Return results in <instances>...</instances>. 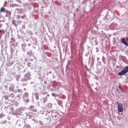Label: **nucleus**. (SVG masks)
Masks as SVG:
<instances>
[{
	"instance_id": "nucleus-5",
	"label": "nucleus",
	"mask_w": 128,
	"mask_h": 128,
	"mask_svg": "<svg viewBox=\"0 0 128 128\" xmlns=\"http://www.w3.org/2000/svg\"><path fill=\"white\" fill-rule=\"evenodd\" d=\"M42 100H43L44 104L45 102H46L48 100V98H43Z\"/></svg>"
},
{
	"instance_id": "nucleus-16",
	"label": "nucleus",
	"mask_w": 128,
	"mask_h": 128,
	"mask_svg": "<svg viewBox=\"0 0 128 128\" xmlns=\"http://www.w3.org/2000/svg\"><path fill=\"white\" fill-rule=\"evenodd\" d=\"M37 100H38V98H37Z\"/></svg>"
},
{
	"instance_id": "nucleus-6",
	"label": "nucleus",
	"mask_w": 128,
	"mask_h": 128,
	"mask_svg": "<svg viewBox=\"0 0 128 128\" xmlns=\"http://www.w3.org/2000/svg\"><path fill=\"white\" fill-rule=\"evenodd\" d=\"M52 96H54V98H56V94H54V93H52Z\"/></svg>"
},
{
	"instance_id": "nucleus-12",
	"label": "nucleus",
	"mask_w": 128,
	"mask_h": 128,
	"mask_svg": "<svg viewBox=\"0 0 128 128\" xmlns=\"http://www.w3.org/2000/svg\"><path fill=\"white\" fill-rule=\"evenodd\" d=\"M26 94V96H28V94Z\"/></svg>"
},
{
	"instance_id": "nucleus-15",
	"label": "nucleus",
	"mask_w": 128,
	"mask_h": 128,
	"mask_svg": "<svg viewBox=\"0 0 128 128\" xmlns=\"http://www.w3.org/2000/svg\"><path fill=\"white\" fill-rule=\"evenodd\" d=\"M45 94H48V92H45Z\"/></svg>"
},
{
	"instance_id": "nucleus-4",
	"label": "nucleus",
	"mask_w": 128,
	"mask_h": 128,
	"mask_svg": "<svg viewBox=\"0 0 128 128\" xmlns=\"http://www.w3.org/2000/svg\"><path fill=\"white\" fill-rule=\"evenodd\" d=\"M0 12H6V9L2 7L0 9Z\"/></svg>"
},
{
	"instance_id": "nucleus-3",
	"label": "nucleus",
	"mask_w": 128,
	"mask_h": 128,
	"mask_svg": "<svg viewBox=\"0 0 128 128\" xmlns=\"http://www.w3.org/2000/svg\"><path fill=\"white\" fill-rule=\"evenodd\" d=\"M120 42L122 44L126 46H128V43L126 41V38H122L120 40Z\"/></svg>"
},
{
	"instance_id": "nucleus-1",
	"label": "nucleus",
	"mask_w": 128,
	"mask_h": 128,
	"mask_svg": "<svg viewBox=\"0 0 128 128\" xmlns=\"http://www.w3.org/2000/svg\"><path fill=\"white\" fill-rule=\"evenodd\" d=\"M127 72H128V66H126L124 70L119 72L118 74V76H124Z\"/></svg>"
},
{
	"instance_id": "nucleus-10",
	"label": "nucleus",
	"mask_w": 128,
	"mask_h": 128,
	"mask_svg": "<svg viewBox=\"0 0 128 128\" xmlns=\"http://www.w3.org/2000/svg\"><path fill=\"white\" fill-rule=\"evenodd\" d=\"M14 6H19L18 4H14Z\"/></svg>"
},
{
	"instance_id": "nucleus-8",
	"label": "nucleus",
	"mask_w": 128,
	"mask_h": 128,
	"mask_svg": "<svg viewBox=\"0 0 128 128\" xmlns=\"http://www.w3.org/2000/svg\"><path fill=\"white\" fill-rule=\"evenodd\" d=\"M3 32H4V30H0V34H3Z\"/></svg>"
},
{
	"instance_id": "nucleus-13",
	"label": "nucleus",
	"mask_w": 128,
	"mask_h": 128,
	"mask_svg": "<svg viewBox=\"0 0 128 128\" xmlns=\"http://www.w3.org/2000/svg\"><path fill=\"white\" fill-rule=\"evenodd\" d=\"M126 42H128V38H126Z\"/></svg>"
},
{
	"instance_id": "nucleus-7",
	"label": "nucleus",
	"mask_w": 128,
	"mask_h": 128,
	"mask_svg": "<svg viewBox=\"0 0 128 128\" xmlns=\"http://www.w3.org/2000/svg\"><path fill=\"white\" fill-rule=\"evenodd\" d=\"M118 88H120V90L124 92V90H122V86H119Z\"/></svg>"
},
{
	"instance_id": "nucleus-11",
	"label": "nucleus",
	"mask_w": 128,
	"mask_h": 128,
	"mask_svg": "<svg viewBox=\"0 0 128 128\" xmlns=\"http://www.w3.org/2000/svg\"><path fill=\"white\" fill-rule=\"evenodd\" d=\"M34 108V106H30V108Z\"/></svg>"
},
{
	"instance_id": "nucleus-14",
	"label": "nucleus",
	"mask_w": 128,
	"mask_h": 128,
	"mask_svg": "<svg viewBox=\"0 0 128 128\" xmlns=\"http://www.w3.org/2000/svg\"><path fill=\"white\" fill-rule=\"evenodd\" d=\"M28 45H29L30 46V44H29Z\"/></svg>"
},
{
	"instance_id": "nucleus-2",
	"label": "nucleus",
	"mask_w": 128,
	"mask_h": 128,
	"mask_svg": "<svg viewBox=\"0 0 128 128\" xmlns=\"http://www.w3.org/2000/svg\"><path fill=\"white\" fill-rule=\"evenodd\" d=\"M118 105V112H124V105L122 104L121 103H119L118 102H117Z\"/></svg>"
},
{
	"instance_id": "nucleus-9",
	"label": "nucleus",
	"mask_w": 128,
	"mask_h": 128,
	"mask_svg": "<svg viewBox=\"0 0 128 128\" xmlns=\"http://www.w3.org/2000/svg\"><path fill=\"white\" fill-rule=\"evenodd\" d=\"M24 102H30V100L28 99H26V100H24Z\"/></svg>"
}]
</instances>
